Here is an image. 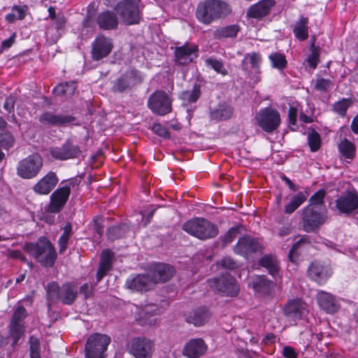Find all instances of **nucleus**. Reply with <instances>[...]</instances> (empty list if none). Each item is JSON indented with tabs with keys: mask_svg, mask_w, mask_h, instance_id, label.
Segmentation results:
<instances>
[{
	"mask_svg": "<svg viewBox=\"0 0 358 358\" xmlns=\"http://www.w3.org/2000/svg\"><path fill=\"white\" fill-rule=\"evenodd\" d=\"M23 250L45 268L53 267L57 260L55 247L45 236L38 237L35 242L25 243Z\"/></svg>",
	"mask_w": 358,
	"mask_h": 358,
	"instance_id": "nucleus-1",
	"label": "nucleus"
},
{
	"mask_svg": "<svg viewBox=\"0 0 358 358\" xmlns=\"http://www.w3.org/2000/svg\"><path fill=\"white\" fill-rule=\"evenodd\" d=\"M231 11L229 3L223 0H204L198 3L195 15L201 23L209 25L225 18Z\"/></svg>",
	"mask_w": 358,
	"mask_h": 358,
	"instance_id": "nucleus-2",
	"label": "nucleus"
},
{
	"mask_svg": "<svg viewBox=\"0 0 358 358\" xmlns=\"http://www.w3.org/2000/svg\"><path fill=\"white\" fill-rule=\"evenodd\" d=\"M182 229L201 241L214 238L219 233L218 227L215 224L204 217H199L186 221Z\"/></svg>",
	"mask_w": 358,
	"mask_h": 358,
	"instance_id": "nucleus-3",
	"label": "nucleus"
},
{
	"mask_svg": "<svg viewBox=\"0 0 358 358\" xmlns=\"http://www.w3.org/2000/svg\"><path fill=\"white\" fill-rule=\"evenodd\" d=\"M43 166L42 157L38 153H33L18 162L16 173L22 179H33L39 174Z\"/></svg>",
	"mask_w": 358,
	"mask_h": 358,
	"instance_id": "nucleus-4",
	"label": "nucleus"
},
{
	"mask_svg": "<svg viewBox=\"0 0 358 358\" xmlns=\"http://www.w3.org/2000/svg\"><path fill=\"white\" fill-rule=\"evenodd\" d=\"M110 341V336L106 334L96 333L90 335L85 346V358H103Z\"/></svg>",
	"mask_w": 358,
	"mask_h": 358,
	"instance_id": "nucleus-5",
	"label": "nucleus"
},
{
	"mask_svg": "<svg viewBox=\"0 0 358 358\" xmlns=\"http://www.w3.org/2000/svg\"><path fill=\"white\" fill-rule=\"evenodd\" d=\"M143 80L144 75L141 71L136 69H128L113 82V92H124L142 83Z\"/></svg>",
	"mask_w": 358,
	"mask_h": 358,
	"instance_id": "nucleus-6",
	"label": "nucleus"
},
{
	"mask_svg": "<svg viewBox=\"0 0 358 358\" xmlns=\"http://www.w3.org/2000/svg\"><path fill=\"white\" fill-rule=\"evenodd\" d=\"M139 2L140 0H122L116 4L115 9L125 25L137 24L140 22Z\"/></svg>",
	"mask_w": 358,
	"mask_h": 358,
	"instance_id": "nucleus-7",
	"label": "nucleus"
},
{
	"mask_svg": "<svg viewBox=\"0 0 358 358\" xmlns=\"http://www.w3.org/2000/svg\"><path fill=\"white\" fill-rule=\"evenodd\" d=\"M325 215L315 210L314 206L307 205L302 209L301 223L303 230L307 233L315 232L325 222Z\"/></svg>",
	"mask_w": 358,
	"mask_h": 358,
	"instance_id": "nucleus-8",
	"label": "nucleus"
},
{
	"mask_svg": "<svg viewBox=\"0 0 358 358\" xmlns=\"http://www.w3.org/2000/svg\"><path fill=\"white\" fill-rule=\"evenodd\" d=\"M148 108L157 115L164 116L172 111V101L163 90H156L148 98Z\"/></svg>",
	"mask_w": 358,
	"mask_h": 358,
	"instance_id": "nucleus-9",
	"label": "nucleus"
},
{
	"mask_svg": "<svg viewBox=\"0 0 358 358\" xmlns=\"http://www.w3.org/2000/svg\"><path fill=\"white\" fill-rule=\"evenodd\" d=\"M210 287L215 292L224 296H234L238 294L239 287L236 279L230 274L208 280Z\"/></svg>",
	"mask_w": 358,
	"mask_h": 358,
	"instance_id": "nucleus-10",
	"label": "nucleus"
},
{
	"mask_svg": "<svg viewBox=\"0 0 358 358\" xmlns=\"http://www.w3.org/2000/svg\"><path fill=\"white\" fill-rule=\"evenodd\" d=\"M49 153L55 160L66 161L79 158L82 150L78 145L74 144L71 139H67L59 146L51 147Z\"/></svg>",
	"mask_w": 358,
	"mask_h": 358,
	"instance_id": "nucleus-11",
	"label": "nucleus"
},
{
	"mask_svg": "<svg viewBox=\"0 0 358 358\" xmlns=\"http://www.w3.org/2000/svg\"><path fill=\"white\" fill-rule=\"evenodd\" d=\"M256 118L259 127L267 133L273 132L280 124L279 112L271 107L260 109Z\"/></svg>",
	"mask_w": 358,
	"mask_h": 358,
	"instance_id": "nucleus-12",
	"label": "nucleus"
},
{
	"mask_svg": "<svg viewBox=\"0 0 358 358\" xmlns=\"http://www.w3.org/2000/svg\"><path fill=\"white\" fill-rule=\"evenodd\" d=\"M130 355L134 358H151L155 350L154 343L145 337L132 338L127 345Z\"/></svg>",
	"mask_w": 358,
	"mask_h": 358,
	"instance_id": "nucleus-13",
	"label": "nucleus"
},
{
	"mask_svg": "<svg viewBox=\"0 0 358 358\" xmlns=\"http://www.w3.org/2000/svg\"><path fill=\"white\" fill-rule=\"evenodd\" d=\"M333 273L332 268L317 260L310 262L307 268L308 277L320 285H324Z\"/></svg>",
	"mask_w": 358,
	"mask_h": 358,
	"instance_id": "nucleus-14",
	"label": "nucleus"
},
{
	"mask_svg": "<svg viewBox=\"0 0 358 358\" xmlns=\"http://www.w3.org/2000/svg\"><path fill=\"white\" fill-rule=\"evenodd\" d=\"M263 250V245L257 239L250 236L240 237L234 248L236 254L245 258L252 254L262 253Z\"/></svg>",
	"mask_w": 358,
	"mask_h": 358,
	"instance_id": "nucleus-15",
	"label": "nucleus"
},
{
	"mask_svg": "<svg viewBox=\"0 0 358 358\" xmlns=\"http://www.w3.org/2000/svg\"><path fill=\"white\" fill-rule=\"evenodd\" d=\"M335 206L340 214L350 215L358 210V192L356 189L346 191L335 201Z\"/></svg>",
	"mask_w": 358,
	"mask_h": 358,
	"instance_id": "nucleus-16",
	"label": "nucleus"
},
{
	"mask_svg": "<svg viewBox=\"0 0 358 358\" xmlns=\"http://www.w3.org/2000/svg\"><path fill=\"white\" fill-rule=\"evenodd\" d=\"M113 40L103 34H99L92 43L91 57L93 61H99L107 57L113 48Z\"/></svg>",
	"mask_w": 358,
	"mask_h": 358,
	"instance_id": "nucleus-17",
	"label": "nucleus"
},
{
	"mask_svg": "<svg viewBox=\"0 0 358 358\" xmlns=\"http://www.w3.org/2000/svg\"><path fill=\"white\" fill-rule=\"evenodd\" d=\"M199 48L194 44L185 43L175 48L174 62L178 66H186L198 57Z\"/></svg>",
	"mask_w": 358,
	"mask_h": 358,
	"instance_id": "nucleus-18",
	"label": "nucleus"
},
{
	"mask_svg": "<svg viewBox=\"0 0 358 358\" xmlns=\"http://www.w3.org/2000/svg\"><path fill=\"white\" fill-rule=\"evenodd\" d=\"M262 58L259 52L247 53L242 61V69L248 72L250 79L255 82L260 81L261 63Z\"/></svg>",
	"mask_w": 358,
	"mask_h": 358,
	"instance_id": "nucleus-19",
	"label": "nucleus"
},
{
	"mask_svg": "<svg viewBox=\"0 0 358 358\" xmlns=\"http://www.w3.org/2000/svg\"><path fill=\"white\" fill-rule=\"evenodd\" d=\"M275 5V0H260L248 8L246 16L248 18L262 20L271 14Z\"/></svg>",
	"mask_w": 358,
	"mask_h": 358,
	"instance_id": "nucleus-20",
	"label": "nucleus"
},
{
	"mask_svg": "<svg viewBox=\"0 0 358 358\" xmlns=\"http://www.w3.org/2000/svg\"><path fill=\"white\" fill-rule=\"evenodd\" d=\"M70 194L69 186H62L55 189L50 196L49 211L52 213H59L66 205Z\"/></svg>",
	"mask_w": 358,
	"mask_h": 358,
	"instance_id": "nucleus-21",
	"label": "nucleus"
},
{
	"mask_svg": "<svg viewBox=\"0 0 358 358\" xmlns=\"http://www.w3.org/2000/svg\"><path fill=\"white\" fill-rule=\"evenodd\" d=\"M59 178L54 171L48 172L32 187L34 192L38 195H48L56 187Z\"/></svg>",
	"mask_w": 358,
	"mask_h": 358,
	"instance_id": "nucleus-22",
	"label": "nucleus"
},
{
	"mask_svg": "<svg viewBox=\"0 0 358 358\" xmlns=\"http://www.w3.org/2000/svg\"><path fill=\"white\" fill-rule=\"evenodd\" d=\"M115 253L110 249H104L99 257V267L96 274V284L100 282L107 273L112 270Z\"/></svg>",
	"mask_w": 358,
	"mask_h": 358,
	"instance_id": "nucleus-23",
	"label": "nucleus"
},
{
	"mask_svg": "<svg viewBox=\"0 0 358 358\" xmlns=\"http://www.w3.org/2000/svg\"><path fill=\"white\" fill-rule=\"evenodd\" d=\"M76 120L73 115H56L52 112L47 111L42 113L39 117V122L44 126L62 127L72 123Z\"/></svg>",
	"mask_w": 358,
	"mask_h": 358,
	"instance_id": "nucleus-24",
	"label": "nucleus"
},
{
	"mask_svg": "<svg viewBox=\"0 0 358 358\" xmlns=\"http://www.w3.org/2000/svg\"><path fill=\"white\" fill-rule=\"evenodd\" d=\"M207 349L208 345L202 338H192L185 345L182 354L188 358H199L205 354Z\"/></svg>",
	"mask_w": 358,
	"mask_h": 358,
	"instance_id": "nucleus-25",
	"label": "nucleus"
},
{
	"mask_svg": "<svg viewBox=\"0 0 358 358\" xmlns=\"http://www.w3.org/2000/svg\"><path fill=\"white\" fill-rule=\"evenodd\" d=\"M316 299L319 307L327 313L334 314L340 308V303L330 293L320 291L317 293Z\"/></svg>",
	"mask_w": 358,
	"mask_h": 358,
	"instance_id": "nucleus-26",
	"label": "nucleus"
},
{
	"mask_svg": "<svg viewBox=\"0 0 358 358\" xmlns=\"http://www.w3.org/2000/svg\"><path fill=\"white\" fill-rule=\"evenodd\" d=\"M152 282L148 275L138 274L130 275L125 282V287L127 289L137 292H146L150 289Z\"/></svg>",
	"mask_w": 358,
	"mask_h": 358,
	"instance_id": "nucleus-27",
	"label": "nucleus"
},
{
	"mask_svg": "<svg viewBox=\"0 0 358 358\" xmlns=\"http://www.w3.org/2000/svg\"><path fill=\"white\" fill-rule=\"evenodd\" d=\"M96 22L100 29L106 31L117 29L119 24L117 13L110 10L99 13Z\"/></svg>",
	"mask_w": 358,
	"mask_h": 358,
	"instance_id": "nucleus-28",
	"label": "nucleus"
},
{
	"mask_svg": "<svg viewBox=\"0 0 358 358\" xmlns=\"http://www.w3.org/2000/svg\"><path fill=\"white\" fill-rule=\"evenodd\" d=\"M306 313L304 303L299 299L289 300L283 308L285 316L294 320H301Z\"/></svg>",
	"mask_w": 358,
	"mask_h": 358,
	"instance_id": "nucleus-29",
	"label": "nucleus"
},
{
	"mask_svg": "<svg viewBox=\"0 0 358 358\" xmlns=\"http://www.w3.org/2000/svg\"><path fill=\"white\" fill-rule=\"evenodd\" d=\"M234 112L233 106L227 102L220 103L216 108L210 113L212 120L223 121L231 118Z\"/></svg>",
	"mask_w": 358,
	"mask_h": 358,
	"instance_id": "nucleus-30",
	"label": "nucleus"
},
{
	"mask_svg": "<svg viewBox=\"0 0 358 358\" xmlns=\"http://www.w3.org/2000/svg\"><path fill=\"white\" fill-rule=\"evenodd\" d=\"M78 296V289L72 282L62 284L60 289L59 301L64 305H72Z\"/></svg>",
	"mask_w": 358,
	"mask_h": 358,
	"instance_id": "nucleus-31",
	"label": "nucleus"
},
{
	"mask_svg": "<svg viewBox=\"0 0 358 358\" xmlns=\"http://www.w3.org/2000/svg\"><path fill=\"white\" fill-rule=\"evenodd\" d=\"M210 312L206 307H199L192 312H190L186 317L185 320L194 326H203L209 319Z\"/></svg>",
	"mask_w": 358,
	"mask_h": 358,
	"instance_id": "nucleus-32",
	"label": "nucleus"
},
{
	"mask_svg": "<svg viewBox=\"0 0 358 358\" xmlns=\"http://www.w3.org/2000/svg\"><path fill=\"white\" fill-rule=\"evenodd\" d=\"M308 18L301 15L293 25L292 31L294 36L301 41L308 38Z\"/></svg>",
	"mask_w": 358,
	"mask_h": 358,
	"instance_id": "nucleus-33",
	"label": "nucleus"
},
{
	"mask_svg": "<svg viewBox=\"0 0 358 358\" xmlns=\"http://www.w3.org/2000/svg\"><path fill=\"white\" fill-rule=\"evenodd\" d=\"M273 287V281L268 280L265 275H257L252 281V287L255 292L263 294H269Z\"/></svg>",
	"mask_w": 358,
	"mask_h": 358,
	"instance_id": "nucleus-34",
	"label": "nucleus"
},
{
	"mask_svg": "<svg viewBox=\"0 0 358 358\" xmlns=\"http://www.w3.org/2000/svg\"><path fill=\"white\" fill-rule=\"evenodd\" d=\"M173 273V267L166 264L159 263L154 267V276L159 282H167L171 278Z\"/></svg>",
	"mask_w": 358,
	"mask_h": 358,
	"instance_id": "nucleus-35",
	"label": "nucleus"
},
{
	"mask_svg": "<svg viewBox=\"0 0 358 358\" xmlns=\"http://www.w3.org/2000/svg\"><path fill=\"white\" fill-rule=\"evenodd\" d=\"M308 196V192L307 190L299 192L296 194L294 195L289 202L285 205V213L289 215L293 213L307 200Z\"/></svg>",
	"mask_w": 358,
	"mask_h": 358,
	"instance_id": "nucleus-36",
	"label": "nucleus"
},
{
	"mask_svg": "<svg viewBox=\"0 0 358 358\" xmlns=\"http://www.w3.org/2000/svg\"><path fill=\"white\" fill-rule=\"evenodd\" d=\"M259 266L265 268L268 273L275 277L278 273L279 263L275 257L271 255H266L258 261Z\"/></svg>",
	"mask_w": 358,
	"mask_h": 358,
	"instance_id": "nucleus-37",
	"label": "nucleus"
},
{
	"mask_svg": "<svg viewBox=\"0 0 358 358\" xmlns=\"http://www.w3.org/2000/svg\"><path fill=\"white\" fill-rule=\"evenodd\" d=\"M61 286L57 282L52 281L48 283L45 291H46V300L49 308L51 307L52 304L59 301Z\"/></svg>",
	"mask_w": 358,
	"mask_h": 358,
	"instance_id": "nucleus-38",
	"label": "nucleus"
},
{
	"mask_svg": "<svg viewBox=\"0 0 358 358\" xmlns=\"http://www.w3.org/2000/svg\"><path fill=\"white\" fill-rule=\"evenodd\" d=\"M73 234L71 223L67 222L63 227V233L58 239L59 252L62 255L66 250L69 241Z\"/></svg>",
	"mask_w": 358,
	"mask_h": 358,
	"instance_id": "nucleus-39",
	"label": "nucleus"
},
{
	"mask_svg": "<svg viewBox=\"0 0 358 358\" xmlns=\"http://www.w3.org/2000/svg\"><path fill=\"white\" fill-rule=\"evenodd\" d=\"M128 227L124 224L111 226L107 228L106 235L108 240L114 241L125 236Z\"/></svg>",
	"mask_w": 358,
	"mask_h": 358,
	"instance_id": "nucleus-40",
	"label": "nucleus"
},
{
	"mask_svg": "<svg viewBox=\"0 0 358 358\" xmlns=\"http://www.w3.org/2000/svg\"><path fill=\"white\" fill-rule=\"evenodd\" d=\"M354 99L351 97L343 98L336 101L331 106V111L344 117L347 115L348 109L353 104Z\"/></svg>",
	"mask_w": 358,
	"mask_h": 358,
	"instance_id": "nucleus-41",
	"label": "nucleus"
},
{
	"mask_svg": "<svg viewBox=\"0 0 358 358\" xmlns=\"http://www.w3.org/2000/svg\"><path fill=\"white\" fill-rule=\"evenodd\" d=\"M240 27L237 24H231L223 27H220L214 31V37L216 39L223 38H235L237 36Z\"/></svg>",
	"mask_w": 358,
	"mask_h": 358,
	"instance_id": "nucleus-42",
	"label": "nucleus"
},
{
	"mask_svg": "<svg viewBox=\"0 0 358 358\" xmlns=\"http://www.w3.org/2000/svg\"><path fill=\"white\" fill-rule=\"evenodd\" d=\"M268 57L273 69H277L279 71H283L287 68V60L285 54L273 52Z\"/></svg>",
	"mask_w": 358,
	"mask_h": 358,
	"instance_id": "nucleus-43",
	"label": "nucleus"
},
{
	"mask_svg": "<svg viewBox=\"0 0 358 358\" xmlns=\"http://www.w3.org/2000/svg\"><path fill=\"white\" fill-rule=\"evenodd\" d=\"M77 85L74 81L65 82L60 83L55 87L53 89V93L57 96H72L76 90Z\"/></svg>",
	"mask_w": 358,
	"mask_h": 358,
	"instance_id": "nucleus-44",
	"label": "nucleus"
},
{
	"mask_svg": "<svg viewBox=\"0 0 358 358\" xmlns=\"http://www.w3.org/2000/svg\"><path fill=\"white\" fill-rule=\"evenodd\" d=\"M338 150L345 159H353L355 157V145L346 138L338 144Z\"/></svg>",
	"mask_w": 358,
	"mask_h": 358,
	"instance_id": "nucleus-45",
	"label": "nucleus"
},
{
	"mask_svg": "<svg viewBox=\"0 0 358 358\" xmlns=\"http://www.w3.org/2000/svg\"><path fill=\"white\" fill-rule=\"evenodd\" d=\"M25 330L24 325L22 323L10 322L9 333L13 338L12 345L15 346L19 342L20 338L24 334Z\"/></svg>",
	"mask_w": 358,
	"mask_h": 358,
	"instance_id": "nucleus-46",
	"label": "nucleus"
},
{
	"mask_svg": "<svg viewBox=\"0 0 358 358\" xmlns=\"http://www.w3.org/2000/svg\"><path fill=\"white\" fill-rule=\"evenodd\" d=\"M307 141L310 150L312 152H315L320 149L321 136L320 134L314 129H312L308 134Z\"/></svg>",
	"mask_w": 358,
	"mask_h": 358,
	"instance_id": "nucleus-47",
	"label": "nucleus"
},
{
	"mask_svg": "<svg viewBox=\"0 0 358 358\" xmlns=\"http://www.w3.org/2000/svg\"><path fill=\"white\" fill-rule=\"evenodd\" d=\"M206 65L212 68L215 72L222 76L228 75V71L225 69L222 60L213 57H208L205 60Z\"/></svg>",
	"mask_w": 358,
	"mask_h": 358,
	"instance_id": "nucleus-48",
	"label": "nucleus"
},
{
	"mask_svg": "<svg viewBox=\"0 0 358 358\" xmlns=\"http://www.w3.org/2000/svg\"><path fill=\"white\" fill-rule=\"evenodd\" d=\"M201 86L199 83H196L192 90L190 91H186L183 92L184 99L189 103H196L199 99L201 97Z\"/></svg>",
	"mask_w": 358,
	"mask_h": 358,
	"instance_id": "nucleus-49",
	"label": "nucleus"
},
{
	"mask_svg": "<svg viewBox=\"0 0 358 358\" xmlns=\"http://www.w3.org/2000/svg\"><path fill=\"white\" fill-rule=\"evenodd\" d=\"M311 53L307 57V62L308 66L313 69H315L317 66L318 63L320 62V52L319 48L314 45V43L312 44L311 46Z\"/></svg>",
	"mask_w": 358,
	"mask_h": 358,
	"instance_id": "nucleus-50",
	"label": "nucleus"
},
{
	"mask_svg": "<svg viewBox=\"0 0 358 358\" xmlns=\"http://www.w3.org/2000/svg\"><path fill=\"white\" fill-rule=\"evenodd\" d=\"M14 143L15 138L11 133L6 131L0 134V146L3 149L9 150L13 146Z\"/></svg>",
	"mask_w": 358,
	"mask_h": 358,
	"instance_id": "nucleus-51",
	"label": "nucleus"
},
{
	"mask_svg": "<svg viewBox=\"0 0 358 358\" xmlns=\"http://www.w3.org/2000/svg\"><path fill=\"white\" fill-rule=\"evenodd\" d=\"M326 196V191L324 189H320L315 192L309 199V204L310 206H321L324 203V197Z\"/></svg>",
	"mask_w": 358,
	"mask_h": 358,
	"instance_id": "nucleus-52",
	"label": "nucleus"
},
{
	"mask_svg": "<svg viewBox=\"0 0 358 358\" xmlns=\"http://www.w3.org/2000/svg\"><path fill=\"white\" fill-rule=\"evenodd\" d=\"M305 242V238H301L299 241H297L294 244H293L292 247L289 250L288 259L289 260L294 263L296 264L299 261V258L300 254L297 252L301 243Z\"/></svg>",
	"mask_w": 358,
	"mask_h": 358,
	"instance_id": "nucleus-53",
	"label": "nucleus"
},
{
	"mask_svg": "<svg viewBox=\"0 0 358 358\" xmlns=\"http://www.w3.org/2000/svg\"><path fill=\"white\" fill-rule=\"evenodd\" d=\"M152 131L157 136L164 138L169 139L171 137V132L169 129L160 123H154L152 126Z\"/></svg>",
	"mask_w": 358,
	"mask_h": 358,
	"instance_id": "nucleus-54",
	"label": "nucleus"
},
{
	"mask_svg": "<svg viewBox=\"0 0 358 358\" xmlns=\"http://www.w3.org/2000/svg\"><path fill=\"white\" fill-rule=\"evenodd\" d=\"M332 86V82L329 79L323 78H317L315 81V89L320 92H327Z\"/></svg>",
	"mask_w": 358,
	"mask_h": 358,
	"instance_id": "nucleus-55",
	"label": "nucleus"
},
{
	"mask_svg": "<svg viewBox=\"0 0 358 358\" xmlns=\"http://www.w3.org/2000/svg\"><path fill=\"white\" fill-rule=\"evenodd\" d=\"M217 264L222 268L229 270H234L238 267V263L230 257H224L220 262H217Z\"/></svg>",
	"mask_w": 358,
	"mask_h": 358,
	"instance_id": "nucleus-56",
	"label": "nucleus"
},
{
	"mask_svg": "<svg viewBox=\"0 0 358 358\" xmlns=\"http://www.w3.org/2000/svg\"><path fill=\"white\" fill-rule=\"evenodd\" d=\"M26 309L24 306H18L14 311L10 322L21 323V322L26 317Z\"/></svg>",
	"mask_w": 358,
	"mask_h": 358,
	"instance_id": "nucleus-57",
	"label": "nucleus"
},
{
	"mask_svg": "<svg viewBox=\"0 0 358 358\" xmlns=\"http://www.w3.org/2000/svg\"><path fill=\"white\" fill-rule=\"evenodd\" d=\"M238 234V229L236 227H231L225 233L222 238V243L224 245H227L231 243L237 236Z\"/></svg>",
	"mask_w": 358,
	"mask_h": 358,
	"instance_id": "nucleus-58",
	"label": "nucleus"
},
{
	"mask_svg": "<svg viewBox=\"0 0 358 358\" xmlns=\"http://www.w3.org/2000/svg\"><path fill=\"white\" fill-rule=\"evenodd\" d=\"M30 355H41L40 341L37 338H29Z\"/></svg>",
	"mask_w": 358,
	"mask_h": 358,
	"instance_id": "nucleus-59",
	"label": "nucleus"
},
{
	"mask_svg": "<svg viewBox=\"0 0 358 358\" xmlns=\"http://www.w3.org/2000/svg\"><path fill=\"white\" fill-rule=\"evenodd\" d=\"M93 285L88 283H85L80 287V293L84 296L85 299L91 297L93 295Z\"/></svg>",
	"mask_w": 358,
	"mask_h": 358,
	"instance_id": "nucleus-60",
	"label": "nucleus"
},
{
	"mask_svg": "<svg viewBox=\"0 0 358 358\" xmlns=\"http://www.w3.org/2000/svg\"><path fill=\"white\" fill-rule=\"evenodd\" d=\"M94 231L99 236V238H101L103 234V225L100 217H96L93 220Z\"/></svg>",
	"mask_w": 358,
	"mask_h": 358,
	"instance_id": "nucleus-61",
	"label": "nucleus"
},
{
	"mask_svg": "<svg viewBox=\"0 0 358 358\" xmlns=\"http://www.w3.org/2000/svg\"><path fill=\"white\" fill-rule=\"evenodd\" d=\"M282 355L284 358H298L299 356L295 349L289 345L283 348Z\"/></svg>",
	"mask_w": 358,
	"mask_h": 358,
	"instance_id": "nucleus-62",
	"label": "nucleus"
},
{
	"mask_svg": "<svg viewBox=\"0 0 358 358\" xmlns=\"http://www.w3.org/2000/svg\"><path fill=\"white\" fill-rule=\"evenodd\" d=\"M7 257L11 259H20L22 262H27V258L23 255L19 250H8Z\"/></svg>",
	"mask_w": 358,
	"mask_h": 358,
	"instance_id": "nucleus-63",
	"label": "nucleus"
},
{
	"mask_svg": "<svg viewBox=\"0 0 358 358\" xmlns=\"http://www.w3.org/2000/svg\"><path fill=\"white\" fill-rule=\"evenodd\" d=\"M15 98L13 96L6 97L3 103V108L8 113H11L14 112L15 109Z\"/></svg>",
	"mask_w": 358,
	"mask_h": 358,
	"instance_id": "nucleus-64",
	"label": "nucleus"
}]
</instances>
